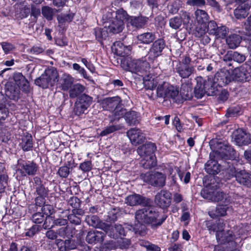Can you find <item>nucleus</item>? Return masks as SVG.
Here are the masks:
<instances>
[{
    "instance_id": "nucleus-1",
    "label": "nucleus",
    "mask_w": 251,
    "mask_h": 251,
    "mask_svg": "<svg viewBox=\"0 0 251 251\" xmlns=\"http://www.w3.org/2000/svg\"><path fill=\"white\" fill-rule=\"evenodd\" d=\"M213 149L212 153L209 154L210 160L205 164V170L211 175L218 174L220 171V165L218 161L222 159H232L235 157V151L228 144L217 143L216 145L211 144Z\"/></svg>"
},
{
    "instance_id": "nucleus-2",
    "label": "nucleus",
    "mask_w": 251,
    "mask_h": 251,
    "mask_svg": "<svg viewBox=\"0 0 251 251\" xmlns=\"http://www.w3.org/2000/svg\"><path fill=\"white\" fill-rule=\"evenodd\" d=\"M213 149L212 153L209 154L210 160L205 164V170L211 175L218 174L220 171V165L218 161L222 159H232L235 157V151L228 144L217 143L216 145L211 144Z\"/></svg>"
},
{
    "instance_id": "nucleus-3",
    "label": "nucleus",
    "mask_w": 251,
    "mask_h": 251,
    "mask_svg": "<svg viewBox=\"0 0 251 251\" xmlns=\"http://www.w3.org/2000/svg\"><path fill=\"white\" fill-rule=\"evenodd\" d=\"M149 206H144L145 207L138 209L135 213V218L137 224L135 225L134 229L136 233L141 235L145 234V225L156 222V224L151 225V228L154 229L160 226L167 218L166 216H163L160 220L157 222L159 217L158 212L153 208Z\"/></svg>"
},
{
    "instance_id": "nucleus-4",
    "label": "nucleus",
    "mask_w": 251,
    "mask_h": 251,
    "mask_svg": "<svg viewBox=\"0 0 251 251\" xmlns=\"http://www.w3.org/2000/svg\"><path fill=\"white\" fill-rule=\"evenodd\" d=\"M122 68L126 71L143 76L150 69L149 63L145 59H132L130 57L123 58L121 61Z\"/></svg>"
},
{
    "instance_id": "nucleus-5",
    "label": "nucleus",
    "mask_w": 251,
    "mask_h": 251,
    "mask_svg": "<svg viewBox=\"0 0 251 251\" xmlns=\"http://www.w3.org/2000/svg\"><path fill=\"white\" fill-rule=\"evenodd\" d=\"M58 74L57 70L52 67L46 69L42 75L35 80V84L43 89L52 86L58 81Z\"/></svg>"
},
{
    "instance_id": "nucleus-6",
    "label": "nucleus",
    "mask_w": 251,
    "mask_h": 251,
    "mask_svg": "<svg viewBox=\"0 0 251 251\" xmlns=\"http://www.w3.org/2000/svg\"><path fill=\"white\" fill-rule=\"evenodd\" d=\"M191 62L189 55L185 54L176 66V72L182 78H188L194 73L195 69L193 66H190Z\"/></svg>"
},
{
    "instance_id": "nucleus-7",
    "label": "nucleus",
    "mask_w": 251,
    "mask_h": 251,
    "mask_svg": "<svg viewBox=\"0 0 251 251\" xmlns=\"http://www.w3.org/2000/svg\"><path fill=\"white\" fill-rule=\"evenodd\" d=\"M141 178L145 182L154 187H163L165 185L166 176L158 172H148L142 174Z\"/></svg>"
},
{
    "instance_id": "nucleus-8",
    "label": "nucleus",
    "mask_w": 251,
    "mask_h": 251,
    "mask_svg": "<svg viewBox=\"0 0 251 251\" xmlns=\"http://www.w3.org/2000/svg\"><path fill=\"white\" fill-rule=\"evenodd\" d=\"M39 170V166L33 161L21 160L18 162L17 173L22 176H34Z\"/></svg>"
},
{
    "instance_id": "nucleus-9",
    "label": "nucleus",
    "mask_w": 251,
    "mask_h": 251,
    "mask_svg": "<svg viewBox=\"0 0 251 251\" xmlns=\"http://www.w3.org/2000/svg\"><path fill=\"white\" fill-rule=\"evenodd\" d=\"M232 80L247 81L251 77V67L244 64L239 67L235 68L231 74Z\"/></svg>"
},
{
    "instance_id": "nucleus-10",
    "label": "nucleus",
    "mask_w": 251,
    "mask_h": 251,
    "mask_svg": "<svg viewBox=\"0 0 251 251\" xmlns=\"http://www.w3.org/2000/svg\"><path fill=\"white\" fill-rule=\"evenodd\" d=\"M229 177L234 176L236 181L240 184L247 187L251 186V175L245 170H236L235 168L230 167L227 170Z\"/></svg>"
},
{
    "instance_id": "nucleus-11",
    "label": "nucleus",
    "mask_w": 251,
    "mask_h": 251,
    "mask_svg": "<svg viewBox=\"0 0 251 251\" xmlns=\"http://www.w3.org/2000/svg\"><path fill=\"white\" fill-rule=\"evenodd\" d=\"M121 101V100L119 97L108 98L105 100V102L108 105L115 107L113 112V115L114 117L113 120H119L122 117H124V115L126 114V110L120 106Z\"/></svg>"
},
{
    "instance_id": "nucleus-12",
    "label": "nucleus",
    "mask_w": 251,
    "mask_h": 251,
    "mask_svg": "<svg viewBox=\"0 0 251 251\" xmlns=\"http://www.w3.org/2000/svg\"><path fill=\"white\" fill-rule=\"evenodd\" d=\"M125 201L127 204L131 206L137 205L149 206L151 204V199L136 194L126 197Z\"/></svg>"
},
{
    "instance_id": "nucleus-13",
    "label": "nucleus",
    "mask_w": 251,
    "mask_h": 251,
    "mask_svg": "<svg viewBox=\"0 0 251 251\" xmlns=\"http://www.w3.org/2000/svg\"><path fill=\"white\" fill-rule=\"evenodd\" d=\"M171 193L167 190H162L155 197L156 204L162 208L168 207L171 202Z\"/></svg>"
},
{
    "instance_id": "nucleus-14",
    "label": "nucleus",
    "mask_w": 251,
    "mask_h": 251,
    "mask_svg": "<svg viewBox=\"0 0 251 251\" xmlns=\"http://www.w3.org/2000/svg\"><path fill=\"white\" fill-rule=\"evenodd\" d=\"M212 79L219 85V88L226 85L232 80L231 74L227 70H223L218 72Z\"/></svg>"
},
{
    "instance_id": "nucleus-15",
    "label": "nucleus",
    "mask_w": 251,
    "mask_h": 251,
    "mask_svg": "<svg viewBox=\"0 0 251 251\" xmlns=\"http://www.w3.org/2000/svg\"><path fill=\"white\" fill-rule=\"evenodd\" d=\"M126 134L131 144L134 146L142 143L145 139L144 134L139 128H131L127 131Z\"/></svg>"
},
{
    "instance_id": "nucleus-16",
    "label": "nucleus",
    "mask_w": 251,
    "mask_h": 251,
    "mask_svg": "<svg viewBox=\"0 0 251 251\" xmlns=\"http://www.w3.org/2000/svg\"><path fill=\"white\" fill-rule=\"evenodd\" d=\"M234 140L239 146H246L251 142L250 135L242 129H238L234 132Z\"/></svg>"
},
{
    "instance_id": "nucleus-17",
    "label": "nucleus",
    "mask_w": 251,
    "mask_h": 251,
    "mask_svg": "<svg viewBox=\"0 0 251 251\" xmlns=\"http://www.w3.org/2000/svg\"><path fill=\"white\" fill-rule=\"evenodd\" d=\"M165 47V43L162 39H158L154 41L149 52V58H156L160 56Z\"/></svg>"
},
{
    "instance_id": "nucleus-18",
    "label": "nucleus",
    "mask_w": 251,
    "mask_h": 251,
    "mask_svg": "<svg viewBox=\"0 0 251 251\" xmlns=\"http://www.w3.org/2000/svg\"><path fill=\"white\" fill-rule=\"evenodd\" d=\"M223 224H219V226H221V228L218 227L219 224H214L212 226H208L209 230L210 231H213L216 232L217 239H219L220 237L223 238L227 242H229L233 239V233L231 230H227L226 233H224L223 236H221V232L223 230L222 227Z\"/></svg>"
},
{
    "instance_id": "nucleus-19",
    "label": "nucleus",
    "mask_w": 251,
    "mask_h": 251,
    "mask_svg": "<svg viewBox=\"0 0 251 251\" xmlns=\"http://www.w3.org/2000/svg\"><path fill=\"white\" fill-rule=\"evenodd\" d=\"M105 235L104 233L97 230H92L88 232L86 241L89 244H96L103 241Z\"/></svg>"
},
{
    "instance_id": "nucleus-20",
    "label": "nucleus",
    "mask_w": 251,
    "mask_h": 251,
    "mask_svg": "<svg viewBox=\"0 0 251 251\" xmlns=\"http://www.w3.org/2000/svg\"><path fill=\"white\" fill-rule=\"evenodd\" d=\"M156 150L155 144L148 143L139 146L137 149L138 154L142 157L149 155H154L153 153Z\"/></svg>"
},
{
    "instance_id": "nucleus-21",
    "label": "nucleus",
    "mask_w": 251,
    "mask_h": 251,
    "mask_svg": "<svg viewBox=\"0 0 251 251\" xmlns=\"http://www.w3.org/2000/svg\"><path fill=\"white\" fill-rule=\"evenodd\" d=\"M15 84L23 91L27 93L29 91V83L25 77L20 73H16L13 76Z\"/></svg>"
},
{
    "instance_id": "nucleus-22",
    "label": "nucleus",
    "mask_w": 251,
    "mask_h": 251,
    "mask_svg": "<svg viewBox=\"0 0 251 251\" xmlns=\"http://www.w3.org/2000/svg\"><path fill=\"white\" fill-rule=\"evenodd\" d=\"M229 203H224L222 204L218 205L215 210L208 212L209 216L213 219L225 216L226 214V211L230 208L228 205Z\"/></svg>"
},
{
    "instance_id": "nucleus-23",
    "label": "nucleus",
    "mask_w": 251,
    "mask_h": 251,
    "mask_svg": "<svg viewBox=\"0 0 251 251\" xmlns=\"http://www.w3.org/2000/svg\"><path fill=\"white\" fill-rule=\"evenodd\" d=\"M246 60L245 55L237 51H228L223 57V60L225 62L233 60L239 63L243 62Z\"/></svg>"
},
{
    "instance_id": "nucleus-24",
    "label": "nucleus",
    "mask_w": 251,
    "mask_h": 251,
    "mask_svg": "<svg viewBox=\"0 0 251 251\" xmlns=\"http://www.w3.org/2000/svg\"><path fill=\"white\" fill-rule=\"evenodd\" d=\"M239 5L234 10V15L237 19L245 18L249 14L250 6L247 3H238Z\"/></svg>"
},
{
    "instance_id": "nucleus-25",
    "label": "nucleus",
    "mask_w": 251,
    "mask_h": 251,
    "mask_svg": "<svg viewBox=\"0 0 251 251\" xmlns=\"http://www.w3.org/2000/svg\"><path fill=\"white\" fill-rule=\"evenodd\" d=\"M57 245L60 251H68L75 249L76 248L75 241L72 240L71 238L64 241L62 240H57Z\"/></svg>"
},
{
    "instance_id": "nucleus-26",
    "label": "nucleus",
    "mask_w": 251,
    "mask_h": 251,
    "mask_svg": "<svg viewBox=\"0 0 251 251\" xmlns=\"http://www.w3.org/2000/svg\"><path fill=\"white\" fill-rule=\"evenodd\" d=\"M205 88L206 90V94L207 96H216L218 95L220 91L219 85L214 82L212 79L209 78L205 81Z\"/></svg>"
},
{
    "instance_id": "nucleus-27",
    "label": "nucleus",
    "mask_w": 251,
    "mask_h": 251,
    "mask_svg": "<svg viewBox=\"0 0 251 251\" xmlns=\"http://www.w3.org/2000/svg\"><path fill=\"white\" fill-rule=\"evenodd\" d=\"M126 123L130 126H134L139 123L140 117L139 114L134 111H129L124 115Z\"/></svg>"
},
{
    "instance_id": "nucleus-28",
    "label": "nucleus",
    "mask_w": 251,
    "mask_h": 251,
    "mask_svg": "<svg viewBox=\"0 0 251 251\" xmlns=\"http://www.w3.org/2000/svg\"><path fill=\"white\" fill-rule=\"evenodd\" d=\"M74 81V78L71 75L64 74L60 79V87L63 91H67L71 88Z\"/></svg>"
},
{
    "instance_id": "nucleus-29",
    "label": "nucleus",
    "mask_w": 251,
    "mask_h": 251,
    "mask_svg": "<svg viewBox=\"0 0 251 251\" xmlns=\"http://www.w3.org/2000/svg\"><path fill=\"white\" fill-rule=\"evenodd\" d=\"M148 20V18L142 16L138 17L131 16L128 20V23L134 27L141 28L146 24Z\"/></svg>"
},
{
    "instance_id": "nucleus-30",
    "label": "nucleus",
    "mask_w": 251,
    "mask_h": 251,
    "mask_svg": "<svg viewBox=\"0 0 251 251\" xmlns=\"http://www.w3.org/2000/svg\"><path fill=\"white\" fill-rule=\"evenodd\" d=\"M109 23L107 29L110 32L113 33H118L121 32L124 27V24L123 23V22L118 21L117 20L114 19Z\"/></svg>"
},
{
    "instance_id": "nucleus-31",
    "label": "nucleus",
    "mask_w": 251,
    "mask_h": 251,
    "mask_svg": "<svg viewBox=\"0 0 251 251\" xmlns=\"http://www.w3.org/2000/svg\"><path fill=\"white\" fill-rule=\"evenodd\" d=\"M114 8L115 9H113L111 7H107L102 9V21L103 23L110 22L114 19L115 16V10L116 9V7Z\"/></svg>"
},
{
    "instance_id": "nucleus-32",
    "label": "nucleus",
    "mask_w": 251,
    "mask_h": 251,
    "mask_svg": "<svg viewBox=\"0 0 251 251\" xmlns=\"http://www.w3.org/2000/svg\"><path fill=\"white\" fill-rule=\"evenodd\" d=\"M137 38L141 43L149 44L155 39L156 36L154 33L147 32L138 35Z\"/></svg>"
},
{
    "instance_id": "nucleus-33",
    "label": "nucleus",
    "mask_w": 251,
    "mask_h": 251,
    "mask_svg": "<svg viewBox=\"0 0 251 251\" xmlns=\"http://www.w3.org/2000/svg\"><path fill=\"white\" fill-rule=\"evenodd\" d=\"M140 162V165L144 168L148 169L155 167L156 165V158L154 155L143 157Z\"/></svg>"
},
{
    "instance_id": "nucleus-34",
    "label": "nucleus",
    "mask_w": 251,
    "mask_h": 251,
    "mask_svg": "<svg viewBox=\"0 0 251 251\" xmlns=\"http://www.w3.org/2000/svg\"><path fill=\"white\" fill-rule=\"evenodd\" d=\"M242 38L240 35L233 34L229 36L226 39V42L228 47L234 49L240 45Z\"/></svg>"
},
{
    "instance_id": "nucleus-35",
    "label": "nucleus",
    "mask_w": 251,
    "mask_h": 251,
    "mask_svg": "<svg viewBox=\"0 0 251 251\" xmlns=\"http://www.w3.org/2000/svg\"><path fill=\"white\" fill-rule=\"evenodd\" d=\"M85 89V87L83 85L79 83L75 84L69 90V97L72 99L76 98L81 95Z\"/></svg>"
},
{
    "instance_id": "nucleus-36",
    "label": "nucleus",
    "mask_w": 251,
    "mask_h": 251,
    "mask_svg": "<svg viewBox=\"0 0 251 251\" xmlns=\"http://www.w3.org/2000/svg\"><path fill=\"white\" fill-rule=\"evenodd\" d=\"M231 201L230 197L228 194H226L223 192L215 191L213 199V201L221 202L224 203H230Z\"/></svg>"
},
{
    "instance_id": "nucleus-37",
    "label": "nucleus",
    "mask_w": 251,
    "mask_h": 251,
    "mask_svg": "<svg viewBox=\"0 0 251 251\" xmlns=\"http://www.w3.org/2000/svg\"><path fill=\"white\" fill-rule=\"evenodd\" d=\"M85 222L90 226L96 228H101L102 224L105 223L100 222V219L96 215H88L85 217Z\"/></svg>"
},
{
    "instance_id": "nucleus-38",
    "label": "nucleus",
    "mask_w": 251,
    "mask_h": 251,
    "mask_svg": "<svg viewBox=\"0 0 251 251\" xmlns=\"http://www.w3.org/2000/svg\"><path fill=\"white\" fill-rule=\"evenodd\" d=\"M143 80L144 87L148 90H153L158 84L157 79L149 75L144 76Z\"/></svg>"
},
{
    "instance_id": "nucleus-39",
    "label": "nucleus",
    "mask_w": 251,
    "mask_h": 251,
    "mask_svg": "<svg viewBox=\"0 0 251 251\" xmlns=\"http://www.w3.org/2000/svg\"><path fill=\"white\" fill-rule=\"evenodd\" d=\"M127 50V47L125 46L121 42L114 43L113 47V50L114 53L118 56H124L128 54Z\"/></svg>"
},
{
    "instance_id": "nucleus-40",
    "label": "nucleus",
    "mask_w": 251,
    "mask_h": 251,
    "mask_svg": "<svg viewBox=\"0 0 251 251\" xmlns=\"http://www.w3.org/2000/svg\"><path fill=\"white\" fill-rule=\"evenodd\" d=\"M180 94L183 99L185 100L191 98L192 84L190 83H183L181 84L180 90Z\"/></svg>"
},
{
    "instance_id": "nucleus-41",
    "label": "nucleus",
    "mask_w": 251,
    "mask_h": 251,
    "mask_svg": "<svg viewBox=\"0 0 251 251\" xmlns=\"http://www.w3.org/2000/svg\"><path fill=\"white\" fill-rule=\"evenodd\" d=\"M169 87V84L166 82H163L162 83L158 84L156 88L157 97L166 99Z\"/></svg>"
},
{
    "instance_id": "nucleus-42",
    "label": "nucleus",
    "mask_w": 251,
    "mask_h": 251,
    "mask_svg": "<svg viewBox=\"0 0 251 251\" xmlns=\"http://www.w3.org/2000/svg\"><path fill=\"white\" fill-rule=\"evenodd\" d=\"M206 88H205V81H197V84L195 87L194 93L195 96L198 98H201L206 94Z\"/></svg>"
},
{
    "instance_id": "nucleus-43",
    "label": "nucleus",
    "mask_w": 251,
    "mask_h": 251,
    "mask_svg": "<svg viewBox=\"0 0 251 251\" xmlns=\"http://www.w3.org/2000/svg\"><path fill=\"white\" fill-rule=\"evenodd\" d=\"M21 147L24 151H28L32 148V138L30 134H26L22 139Z\"/></svg>"
},
{
    "instance_id": "nucleus-44",
    "label": "nucleus",
    "mask_w": 251,
    "mask_h": 251,
    "mask_svg": "<svg viewBox=\"0 0 251 251\" xmlns=\"http://www.w3.org/2000/svg\"><path fill=\"white\" fill-rule=\"evenodd\" d=\"M57 232L60 237H67L68 239L73 237L75 233L74 229L68 226L60 228Z\"/></svg>"
},
{
    "instance_id": "nucleus-45",
    "label": "nucleus",
    "mask_w": 251,
    "mask_h": 251,
    "mask_svg": "<svg viewBox=\"0 0 251 251\" xmlns=\"http://www.w3.org/2000/svg\"><path fill=\"white\" fill-rule=\"evenodd\" d=\"M5 94L10 99L17 100L19 97V88L11 85L6 88Z\"/></svg>"
},
{
    "instance_id": "nucleus-46",
    "label": "nucleus",
    "mask_w": 251,
    "mask_h": 251,
    "mask_svg": "<svg viewBox=\"0 0 251 251\" xmlns=\"http://www.w3.org/2000/svg\"><path fill=\"white\" fill-rule=\"evenodd\" d=\"M195 15L196 19L199 24H205L208 20V15L203 10L197 9L195 12Z\"/></svg>"
},
{
    "instance_id": "nucleus-47",
    "label": "nucleus",
    "mask_w": 251,
    "mask_h": 251,
    "mask_svg": "<svg viewBox=\"0 0 251 251\" xmlns=\"http://www.w3.org/2000/svg\"><path fill=\"white\" fill-rule=\"evenodd\" d=\"M129 18L130 16L127 14L126 11L123 8L115 11L114 19L117 20L118 21L123 22V23H124L125 21H127L128 22Z\"/></svg>"
},
{
    "instance_id": "nucleus-48",
    "label": "nucleus",
    "mask_w": 251,
    "mask_h": 251,
    "mask_svg": "<svg viewBox=\"0 0 251 251\" xmlns=\"http://www.w3.org/2000/svg\"><path fill=\"white\" fill-rule=\"evenodd\" d=\"M182 25V19L179 16H176L169 20V25L174 29H180Z\"/></svg>"
},
{
    "instance_id": "nucleus-49",
    "label": "nucleus",
    "mask_w": 251,
    "mask_h": 251,
    "mask_svg": "<svg viewBox=\"0 0 251 251\" xmlns=\"http://www.w3.org/2000/svg\"><path fill=\"white\" fill-rule=\"evenodd\" d=\"M215 191L210 187H205L201 190V194L204 199L213 201Z\"/></svg>"
},
{
    "instance_id": "nucleus-50",
    "label": "nucleus",
    "mask_w": 251,
    "mask_h": 251,
    "mask_svg": "<svg viewBox=\"0 0 251 251\" xmlns=\"http://www.w3.org/2000/svg\"><path fill=\"white\" fill-rule=\"evenodd\" d=\"M228 31V28H227L225 26H218L215 31V33H213V35L215 36L216 39H224L226 36Z\"/></svg>"
},
{
    "instance_id": "nucleus-51",
    "label": "nucleus",
    "mask_w": 251,
    "mask_h": 251,
    "mask_svg": "<svg viewBox=\"0 0 251 251\" xmlns=\"http://www.w3.org/2000/svg\"><path fill=\"white\" fill-rule=\"evenodd\" d=\"M106 27L107 26L105 25L104 28H98L95 29V36L99 41H101L107 36L108 29H106Z\"/></svg>"
},
{
    "instance_id": "nucleus-52",
    "label": "nucleus",
    "mask_w": 251,
    "mask_h": 251,
    "mask_svg": "<svg viewBox=\"0 0 251 251\" xmlns=\"http://www.w3.org/2000/svg\"><path fill=\"white\" fill-rule=\"evenodd\" d=\"M122 126L120 125H112L108 126L100 132V135L101 136H106L116 131L120 130L121 129H122Z\"/></svg>"
},
{
    "instance_id": "nucleus-53",
    "label": "nucleus",
    "mask_w": 251,
    "mask_h": 251,
    "mask_svg": "<svg viewBox=\"0 0 251 251\" xmlns=\"http://www.w3.org/2000/svg\"><path fill=\"white\" fill-rule=\"evenodd\" d=\"M102 225L101 229L104 230L105 233L109 237L113 238L117 237V233H116L115 230L113 225H108L105 223L102 224Z\"/></svg>"
},
{
    "instance_id": "nucleus-54",
    "label": "nucleus",
    "mask_w": 251,
    "mask_h": 251,
    "mask_svg": "<svg viewBox=\"0 0 251 251\" xmlns=\"http://www.w3.org/2000/svg\"><path fill=\"white\" fill-rule=\"evenodd\" d=\"M139 244L140 246L145 247L147 251H158L160 250V248L157 246L152 244L147 241L140 240L139 241Z\"/></svg>"
},
{
    "instance_id": "nucleus-55",
    "label": "nucleus",
    "mask_w": 251,
    "mask_h": 251,
    "mask_svg": "<svg viewBox=\"0 0 251 251\" xmlns=\"http://www.w3.org/2000/svg\"><path fill=\"white\" fill-rule=\"evenodd\" d=\"M92 98L87 95L85 94L81 95L79 98L78 101L80 102L81 104L83 105L88 108V107L90 106L92 102Z\"/></svg>"
},
{
    "instance_id": "nucleus-56",
    "label": "nucleus",
    "mask_w": 251,
    "mask_h": 251,
    "mask_svg": "<svg viewBox=\"0 0 251 251\" xmlns=\"http://www.w3.org/2000/svg\"><path fill=\"white\" fill-rule=\"evenodd\" d=\"M167 92V96L166 100L169 99H175L176 97L178 96V89L174 86L169 85V89Z\"/></svg>"
},
{
    "instance_id": "nucleus-57",
    "label": "nucleus",
    "mask_w": 251,
    "mask_h": 251,
    "mask_svg": "<svg viewBox=\"0 0 251 251\" xmlns=\"http://www.w3.org/2000/svg\"><path fill=\"white\" fill-rule=\"evenodd\" d=\"M54 217L52 216H46L45 218L44 223L42 225L43 228L45 229H50L54 227Z\"/></svg>"
},
{
    "instance_id": "nucleus-58",
    "label": "nucleus",
    "mask_w": 251,
    "mask_h": 251,
    "mask_svg": "<svg viewBox=\"0 0 251 251\" xmlns=\"http://www.w3.org/2000/svg\"><path fill=\"white\" fill-rule=\"evenodd\" d=\"M42 13L48 20H51L53 16V10L51 7L45 6L42 8Z\"/></svg>"
},
{
    "instance_id": "nucleus-59",
    "label": "nucleus",
    "mask_w": 251,
    "mask_h": 251,
    "mask_svg": "<svg viewBox=\"0 0 251 251\" xmlns=\"http://www.w3.org/2000/svg\"><path fill=\"white\" fill-rule=\"evenodd\" d=\"M117 248L127 249L131 244L130 240L127 238H120L117 240Z\"/></svg>"
},
{
    "instance_id": "nucleus-60",
    "label": "nucleus",
    "mask_w": 251,
    "mask_h": 251,
    "mask_svg": "<svg viewBox=\"0 0 251 251\" xmlns=\"http://www.w3.org/2000/svg\"><path fill=\"white\" fill-rule=\"evenodd\" d=\"M87 109L85 106L76 101L75 104L74 111L75 115L79 116L83 114Z\"/></svg>"
},
{
    "instance_id": "nucleus-61",
    "label": "nucleus",
    "mask_w": 251,
    "mask_h": 251,
    "mask_svg": "<svg viewBox=\"0 0 251 251\" xmlns=\"http://www.w3.org/2000/svg\"><path fill=\"white\" fill-rule=\"evenodd\" d=\"M200 25L197 26L195 29V35L197 37H201L207 32L206 26L205 24H199Z\"/></svg>"
},
{
    "instance_id": "nucleus-62",
    "label": "nucleus",
    "mask_w": 251,
    "mask_h": 251,
    "mask_svg": "<svg viewBox=\"0 0 251 251\" xmlns=\"http://www.w3.org/2000/svg\"><path fill=\"white\" fill-rule=\"evenodd\" d=\"M8 176L5 174H0V193L4 192L7 185Z\"/></svg>"
},
{
    "instance_id": "nucleus-63",
    "label": "nucleus",
    "mask_w": 251,
    "mask_h": 251,
    "mask_svg": "<svg viewBox=\"0 0 251 251\" xmlns=\"http://www.w3.org/2000/svg\"><path fill=\"white\" fill-rule=\"evenodd\" d=\"M45 216L42 212L34 213L32 216V221L35 224H41L45 220Z\"/></svg>"
},
{
    "instance_id": "nucleus-64",
    "label": "nucleus",
    "mask_w": 251,
    "mask_h": 251,
    "mask_svg": "<svg viewBox=\"0 0 251 251\" xmlns=\"http://www.w3.org/2000/svg\"><path fill=\"white\" fill-rule=\"evenodd\" d=\"M68 204L74 208H78L80 207L81 201L76 197H72L68 200Z\"/></svg>"
}]
</instances>
